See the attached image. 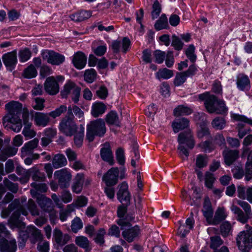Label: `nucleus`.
I'll list each match as a JSON object with an SVG mask.
<instances>
[{
	"label": "nucleus",
	"instance_id": "obj_1",
	"mask_svg": "<svg viewBox=\"0 0 252 252\" xmlns=\"http://www.w3.org/2000/svg\"><path fill=\"white\" fill-rule=\"evenodd\" d=\"M5 108L7 113L2 119L3 125L15 132H19L22 127L20 119L22 104L18 101H11L5 105Z\"/></svg>",
	"mask_w": 252,
	"mask_h": 252
},
{
	"label": "nucleus",
	"instance_id": "obj_2",
	"mask_svg": "<svg viewBox=\"0 0 252 252\" xmlns=\"http://www.w3.org/2000/svg\"><path fill=\"white\" fill-rule=\"evenodd\" d=\"M15 209L16 210L13 213L9 220L10 227L12 228L15 227L24 228L26 226L25 223L21 221L19 218L21 214L25 216H27L28 212L24 206L20 205L19 200L15 199L8 205L7 208L3 209L1 212V216L2 218H7Z\"/></svg>",
	"mask_w": 252,
	"mask_h": 252
},
{
	"label": "nucleus",
	"instance_id": "obj_3",
	"mask_svg": "<svg viewBox=\"0 0 252 252\" xmlns=\"http://www.w3.org/2000/svg\"><path fill=\"white\" fill-rule=\"evenodd\" d=\"M198 98L200 101L204 102L205 107L209 113L222 114L227 111L225 102L223 100L218 99L215 95L210 94L209 92L198 94Z\"/></svg>",
	"mask_w": 252,
	"mask_h": 252
},
{
	"label": "nucleus",
	"instance_id": "obj_4",
	"mask_svg": "<svg viewBox=\"0 0 252 252\" xmlns=\"http://www.w3.org/2000/svg\"><path fill=\"white\" fill-rule=\"evenodd\" d=\"M179 146L178 150L179 155L185 159L184 156L188 158L189 156V151L192 149L195 145V141L193 134L190 130H188L181 132L178 137Z\"/></svg>",
	"mask_w": 252,
	"mask_h": 252
},
{
	"label": "nucleus",
	"instance_id": "obj_5",
	"mask_svg": "<svg viewBox=\"0 0 252 252\" xmlns=\"http://www.w3.org/2000/svg\"><path fill=\"white\" fill-rule=\"evenodd\" d=\"M106 132L105 121L98 119L91 121L87 126L86 138L92 142L95 136L103 137Z\"/></svg>",
	"mask_w": 252,
	"mask_h": 252
},
{
	"label": "nucleus",
	"instance_id": "obj_6",
	"mask_svg": "<svg viewBox=\"0 0 252 252\" xmlns=\"http://www.w3.org/2000/svg\"><path fill=\"white\" fill-rule=\"evenodd\" d=\"M237 203L243 209L244 211L238 206L233 205L231 207V211L237 215V220L241 223L245 224L249 220L252 218V210L251 205L246 201L238 200Z\"/></svg>",
	"mask_w": 252,
	"mask_h": 252
},
{
	"label": "nucleus",
	"instance_id": "obj_7",
	"mask_svg": "<svg viewBox=\"0 0 252 252\" xmlns=\"http://www.w3.org/2000/svg\"><path fill=\"white\" fill-rule=\"evenodd\" d=\"M74 115L71 110L63 118L60 123L59 129L67 136L72 135L77 129V126L73 120Z\"/></svg>",
	"mask_w": 252,
	"mask_h": 252
},
{
	"label": "nucleus",
	"instance_id": "obj_8",
	"mask_svg": "<svg viewBox=\"0 0 252 252\" xmlns=\"http://www.w3.org/2000/svg\"><path fill=\"white\" fill-rule=\"evenodd\" d=\"M80 88L71 81H67L63 87L61 94L62 97L66 98L70 95L73 101L76 103L79 101L80 94Z\"/></svg>",
	"mask_w": 252,
	"mask_h": 252
},
{
	"label": "nucleus",
	"instance_id": "obj_9",
	"mask_svg": "<svg viewBox=\"0 0 252 252\" xmlns=\"http://www.w3.org/2000/svg\"><path fill=\"white\" fill-rule=\"evenodd\" d=\"M236 241L240 250L249 252L252 248V233L248 230L240 232L237 236Z\"/></svg>",
	"mask_w": 252,
	"mask_h": 252
},
{
	"label": "nucleus",
	"instance_id": "obj_10",
	"mask_svg": "<svg viewBox=\"0 0 252 252\" xmlns=\"http://www.w3.org/2000/svg\"><path fill=\"white\" fill-rule=\"evenodd\" d=\"M41 56L43 60L53 65H59L63 63L65 60V57L52 50H44L42 51Z\"/></svg>",
	"mask_w": 252,
	"mask_h": 252
},
{
	"label": "nucleus",
	"instance_id": "obj_11",
	"mask_svg": "<svg viewBox=\"0 0 252 252\" xmlns=\"http://www.w3.org/2000/svg\"><path fill=\"white\" fill-rule=\"evenodd\" d=\"M54 178L58 180L60 188H66L69 185L71 175L67 168H65L55 171Z\"/></svg>",
	"mask_w": 252,
	"mask_h": 252
},
{
	"label": "nucleus",
	"instance_id": "obj_12",
	"mask_svg": "<svg viewBox=\"0 0 252 252\" xmlns=\"http://www.w3.org/2000/svg\"><path fill=\"white\" fill-rule=\"evenodd\" d=\"M128 185L126 182H123L118 186V191L117 193L118 200L126 205L130 204L131 195L128 189Z\"/></svg>",
	"mask_w": 252,
	"mask_h": 252
},
{
	"label": "nucleus",
	"instance_id": "obj_13",
	"mask_svg": "<svg viewBox=\"0 0 252 252\" xmlns=\"http://www.w3.org/2000/svg\"><path fill=\"white\" fill-rule=\"evenodd\" d=\"M119 170L118 167L110 169L102 177V181L107 186H113L118 182Z\"/></svg>",
	"mask_w": 252,
	"mask_h": 252
},
{
	"label": "nucleus",
	"instance_id": "obj_14",
	"mask_svg": "<svg viewBox=\"0 0 252 252\" xmlns=\"http://www.w3.org/2000/svg\"><path fill=\"white\" fill-rule=\"evenodd\" d=\"M17 53L16 50L4 54L2 60L5 66L10 71L14 69L17 63Z\"/></svg>",
	"mask_w": 252,
	"mask_h": 252
},
{
	"label": "nucleus",
	"instance_id": "obj_15",
	"mask_svg": "<svg viewBox=\"0 0 252 252\" xmlns=\"http://www.w3.org/2000/svg\"><path fill=\"white\" fill-rule=\"evenodd\" d=\"M100 155L103 160L108 162L111 165H113L114 164L113 154L109 142H106L102 145V147L100 150Z\"/></svg>",
	"mask_w": 252,
	"mask_h": 252
},
{
	"label": "nucleus",
	"instance_id": "obj_16",
	"mask_svg": "<svg viewBox=\"0 0 252 252\" xmlns=\"http://www.w3.org/2000/svg\"><path fill=\"white\" fill-rule=\"evenodd\" d=\"M222 155L225 164L230 166L239 158V151L237 150H231L225 147Z\"/></svg>",
	"mask_w": 252,
	"mask_h": 252
},
{
	"label": "nucleus",
	"instance_id": "obj_17",
	"mask_svg": "<svg viewBox=\"0 0 252 252\" xmlns=\"http://www.w3.org/2000/svg\"><path fill=\"white\" fill-rule=\"evenodd\" d=\"M130 44L129 39L127 37H124L122 42L119 40H114L112 42L111 47L114 53L117 54L120 51V48L122 46V51L126 53L129 49Z\"/></svg>",
	"mask_w": 252,
	"mask_h": 252
},
{
	"label": "nucleus",
	"instance_id": "obj_18",
	"mask_svg": "<svg viewBox=\"0 0 252 252\" xmlns=\"http://www.w3.org/2000/svg\"><path fill=\"white\" fill-rule=\"evenodd\" d=\"M45 91L50 95H55L59 92V85L53 76L48 77L44 83Z\"/></svg>",
	"mask_w": 252,
	"mask_h": 252
},
{
	"label": "nucleus",
	"instance_id": "obj_19",
	"mask_svg": "<svg viewBox=\"0 0 252 252\" xmlns=\"http://www.w3.org/2000/svg\"><path fill=\"white\" fill-rule=\"evenodd\" d=\"M87 57L82 52H77L72 57V63L75 67L78 69L83 68L87 63Z\"/></svg>",
	"mask_w": 252,
	"mask_h": 252
},
{
	"label": "nucleus",
	"instance_id": "obj_20",
	"mask_svg": "<svg viewBox=\"0 0 252 252\" xmlns=\"http://www.w3.org/2000/svg\"><path fill=\"white\" fill-rule=\"evenodd\" d=\"M202 211L207 222L211 224L213 218V210L208 197H206L204 198Z\"/></svg>",
	"mask_w": 252,
	"mask_h": 252
},
{
	"label": "nucleus",
	"instance_id": "obj_21",
	"mask_svg": "<svg viewBox=\"0 0 252 252\" xmlns=\"http://www.w3.org/2000/svg\"><path fill=\"white\" fill-rule=\"evenodd\" d=\"M36 201L40 208L45 212L51 211L54 207L52 201L44 195H38Z\"/></svg>",
	"mask_w": 252,
	"mask_h": 252
},
{
	"label": "nucleus",
	"instance_id": "obj_22",
	"mask_svg": "<svg viewBox=\"0 0 252 252\" xmlns=\"http://www.w3.org/2000/svg\"><path fill=\"white\" fill-rule=\"evenodd\" d=\"M38 143L39 140L35 138L25 143L21 148L22 157H25L32 154L33 150L37 147Z\"/></svg>",
	"mask_w": 252,
	"mask_h": 252
},
{
	"label": "nucleus",
	"instance_id": "obj_23",
	"mask_svg": "<svg viewBox=\"0 0 252 252\" xmlns=\"http://www.w3.org/2000/svg\"><path fill=\"white\" fill-rule=\"evenodd\" d=\"M53 239L59 245L63 246L69 241L70 236L67 234H63L61 230L56 228L53 231Z\"/></svg>",
	"mask_w": 252,
	"mask_h": 252
},
{
	"label": "nucleus",
	"instance_id": "obj_24",
	"mask_svg": "<svg viewBox=\"0 0 252 252\" xmlns=\"http://www.w3.org/2000/svg\"><path fill=\"white\" fill-rule=\"evenodd\" d=\"M228 214L223 207H218L215 213L214 217L211 222V225H217L225 220Z\"/></svg>",
	"mask_w": 252,
	"mask_h": 252
},
{
	"label": "nucleus",
	"instance_id": "obj_25",
	"mask_svg": "<svg viewBox=\"0 0 252 252\" xmlns=\"http://www.w3.org/2000/svg\"><path fill=\"white\" fill-rule=\"evenodd\" d=\"M31 186L32 188L30 190L31 194L33 198L36 199L38 195H41L40 194V192H46L48 189V187L45 183L33 182Z\"/></svg>",
	"mask_w": 252,
	"mask_h": 252
},
{
	"label": "nucleus",
	"instance_id": "obj_26",
	"mask_svg": "<svg viewBox=\"0 0 252 252\" xmlns=\"http://www.w3.org/2000/svg\"><path fill=\"white\" fill-rule=\"evenodd\" d=\"M140 231L138 226L135 225L131 228L125 230L122 232L124 238L128 242H132L138 236Z\"/></svg>",
	"mask_w": 252,
	"mask_h": 252
},
{
	"label": "nucleus",
	"instance_id": "obj_27",
	"mask_svg": "<svg viewBox=\"0 0 252 252\" xmlns=\"http://www.w3.org/2000/svg\"><path fill=\"white\" fill-rule=\"evenodd\" d=\"M106 106L100 101L94 103L91 108V114L94 118H97L104 114L106 110Z\"/></svg>",
	"mask_w": 252,
	"mask_h": 252
},
{
	"label": "nucleus",
	"instance_id": "obj_28",
	"mask_svg": "<svg viewBox=\"0 0 252 252\" xmlns=\"http://www.w3.org/2000/svg\"><path fill=\"white\" fill-rule=\"evenodd\" d=\"M190 191H192V193L189 194V201L188 203L190 205H197L198 202L201 198V193L200 192V189L196 186L193 185Z\"/></svg>",
	"mask_w": 252,
	"mask_h": 252
},
{
	"label": "nucleus",
	"instance_id": "obj_29",
	"mask_svg": "<svg viewBox=\"0 0 252 252\" xmlns=\"http://www.w3.org/2000/svg\"><path fill=\"white\" fill-rule=\"evenodd\" d=\"M237 86L238 88L244 91L250 87V81L249 77L243 74H240L237 77Z\"/></svg>",
	"mask_w": 252,
	"mask_h": 252
},
{
	"label": "nucleus",
	"instance_id": "obj_30",
	"mask_svg": "<svg viewBox=\"0 0 252 252\" xmlns=\"http://www.w3.org/2000/svg\"><path fill=\"white\" fill-rule=\"evenodd\" d=\"M189 120L186 118L176 119L172 124L173 131L175 133L178 132L180 130L187 128L189 126Z\"/></svg>",
	"mask_w": 252,
	"mask_h": 252
},
{
	"label": "nucleus",
	"instance_id": "obj_31",
	"mask_svg": "<svg viewBox=\"0 0 252 252\" xmlns=\"http://www.w3.org/2000/svg\"><path fill=\"white\" fill-rule=\"evenodd\" d=\"M74 242L78 247L84 249L85 252H91L92 247L90 246V241L86 237L83 236H77Z\"/></svg>",
	"mask_w": 252,
	"mask_h": 252
},
{
	"label": "nucleus",
	"instance_id": "obj_32",
	"mask_svg": "<svg viewBox=\"0 0 252 252\" xmlns=\"http://www.w3.org/2000/svg\"><path fill=\"white\" fill-rule=\"evenodd\" d=\"M84 182V176L83 174L78 173L76 176L72 186L73 192L79 193L81 192Z\"/></svg>",
	"mask_w": 252,
	"mask_h": 252
},
{
	"label": "nucleus",
	"instance_id": "obj_33",
	"mask_svg": "<svg viewBox=\"0 0 252 252\" xmlns=\"http://www.w3.org/2000/svg\"><path fill=\"white\" fill-rule=\"evenodd\" d=\"M49 114L40 112H35L33 119L37 126H45L49 122Z\"/></svg>",
	"mask_w": 252,
	"mask_h": 252
},
{
	"label": "nucleus",
	"instance_id": "obj_34",
	"mask_svg": "<svg viewBox=\"0 0 252 252\" xmlns=\"http://www.w3.org/2000/svg\"><path fill=\"white\" fill-rule=\"evenodd\" d=\"M29 176L31 175L34 182H43L46 177L45 174L39 171L37 166H34L29 170Z\"/></svg>",
	"mask_w": 252,
	"mask_h": 252
},
{
	"label": "nucleus",
	"instance_id": "obj_35",
	"mask_svg": "<svg viewBox=\"0 0 252 252\" xmlns=\"http://www.w3.org/2000/svg\"><path fill=\"white\" fill-rule=\"evenodd\" d=\"M244 175L245 180L249 181L252 179V150H250L247 157V161L245 164Z\"/></svg>",
	"mask_w": 252,
	"mask_h": 252
},
{
	"label": "nucleus",
	"instance_id": "obj_36",
	"mask_svg": "<svg viewBox=\"0 0 252 252\" xmlns=\"http://www.w3.org/2000/svg\"><path fill=\"white\" fill-rule=\"evenodd\" d=\"M91 11L81 10L70 15L71 19L75 22H81L91 17Z\"/></svg>",
	"mask_w": 252,
	"mask_h": 252
},
{
	"label": "nucleus",
	"instance_id": "obj_37",
	"mask_svg": "<svg viewBox=\"0 0 252 252\" xmlns=\"http://www.w3.org/2000/svg\"><path fill=\"white\" fill-rule=\"evenodd\" d=\"M17 151L18 148L14 147L7 146L3 148L0 154V160H6L8 157L15 155Z\"/></svg>",
	"mask_w": 252,
	"mask_h": 252
},
{
	"label": "nucleus",
	"instance_id": "obj_38",
	"mask_svg": "<svg viewBox=\"0 0 252 252\" xmlns=\"http://www.w3.org/2000/svg\"><path fill=\"white\" fill-rule=\"evenodd\" d=\"M67 164V160L65 156L62 154L55 155L52 160V165L55 168H59L64 166Z\"/></svg>",
	"mask_w": 252,
	"mask_h": 252
},
{
	"label": "nucleus",
	"instance_id": "obj_39",
	"mask_svg": "<svg viewBox=\"0 0 252 252\" xmlns=\"http://www.w3.org/2000/svg\"><path fill=\"white\" fill-rule=\"evenodd\" d=\"M154 27L157 31L166 29L169 27L168 19L165 14H162L159 19L156 21Z\"/></svg>",
	"mask_w": 252,
	"mask_h": 252
},
{
	"label": "nucleus",
	"instance_id": "obj_40",
	"mask_svg": "<svg viewBox=\"0 0 252 252\" xmlns=\"http://www.w3.org/2000/svg\"><path fill=\"white\" fill-rule=\"evenodd\" d=\"M192 112V109L184 105H180L176 107L173 111L174 116L176 117L182 115H189Z\"/></svg>",
	"mask_w": 252,
	"mask_h": 252
},
{
	"label": "nucleus",
	"instance_id": "obj_41",
	"mask_svg": "<svg viewBox=\"0 0 252 252\" xmlns=\"http://www.w3.org/2000/svg\"><path fill=\"white\" fill-rule=\"evenodd\" d=\"M220 232L223 237L230 235L232 231V225L228 221H223L220 225Z\"/></svg>",
	"mask_w": 252,
	"mask_h": 252
},
{
	"label": "nucleus",
	"instance_id": "obj_42",
	"mask_svg": "<svg viewBox=\"0 0 252 252\" xmlns=\"http://www.w3.org/2000/svg\"><path fill=\"white\" fill-rule=\"evenodd\" d=\"M2 250L9 252H15L17 249L16 242L15 239H11L9 241L6 240L2 245Z\"/></svg>",
	"mask_w": 252,
	"mask_h": 252
},
{
	"label": "nucleus",
	"instance_id": "obj_43",
	"mask_svg": "<svg viewBox=\"0 0 252 252\" xmlns=\"http://www.w3.org/2000/svg\"><path fill=\"white\" fill-rule=\"evenodd\" d=\"M172 70L166 68L159 69L156 73L157 77L158 79H168L173 76Z\"/></svg>",
	"mask_w": 252,
	"mask_h": 252
},
{
	"label": "nucleus",
	"instance_id": "obj_44",
	"mask_svg": "<svg viewBox=\"0 0 252 252\" xmlns=\"http://www.w3.org/2000/svg\"><path fill=\"white\" fill-rule=\"evenodd\" d=\"M233 177L236 179H240L244 175V171L242 164L234 165L231 169Z\"/></svg>",
	"mask_w": 252,
	"mask_h": 252
},
{
	"label": "nucleus",
	"instance_id": "obj_45",
	"mask_svg": "<svg viewBox=\"0 0 252 252\" xmlns=\"http://www.w3.org/2000/svg\"><path fill=\"white\" fill-rule=\"evenodd\" d=\"M37 74V71L33 64L28 66L24 70L23 75L26 78H32L35 77Z\"/></svg>",
	"mask_w": 252,
	"mask_h": 252
},
{
	"label": "nucleus",
	"instance_id": "obj_46",
	"mask_svg": "<svg viewBox=\"0 0 252 252\" xmlns=\"http://www.w3.org/2000/svg\"><path fill=\"white\" fill-rule=\"evenodd\" d=\"M208 164V158L206 155H198L196 156L195 165L199 169L203 168Z\"/></svg>",
	"mask_w": 252,
	"mask_h": 252
},
{
	"label": "nucleus",
	"instance_id": "obj_47",
	"mask_svg": "<svg viewBox=\"0 0 252 252\" xmlns=\"http://www.w3.org/2000/svg\"><path fill=\"white\" fill-rule=\"evenodd\" d=\"M106 122L108 124L111 125H114L117 126H120V121L119 117L117 113L115 112L111 111L107 115Z\"/></svg>",
	"mask_w": 252,
	"mask_h": 252
},
{
	"label": "nucleus",
	"instance_id": "obj_48",
	"mask_svg": "<svg viewBox=\"0 0 252 252\" xmlns=\"http://www.w3.org/2000/svg\"><path fill=\"white\" fill-rule=\"evenodd\" d=\"M223 241L219 236H214L210 237V248L213 250L218 249L222 245Z\"/></svg>",
	"mask_w": 252,
	"mask_h": 252
},
{
	"label": "nucleus",
	"instance_id": "obj_49",
	"mask_svg": "<svg viewBox=\"0 0 252 252\" xmlns=\"http://www.w3.org/2000/svg\"><path fill=\"white\" fill-rule=\"evenodd\" d=\"M83 226L82 221L78 217H76L71 222V228L73 232L76 233Z\"/></svg>",
	"mask_w": 252,
	"mask_h": 252
},
{
	"label": "nucleus",
	"instance_id": "obj_50",
	"mask_svg": "<svg viewBox=\"0 0 252 252\" xmlns=\"http://www.w3.org/2000/svg\"><path fill=\"white\" fill-rule=\"evenodd\" d=\"M212 126L217 129H222L225 126V121L222 117H217L212 122Z\"/></svg>",
	"mask_w": 252,
	"mask_h": 252
},
{
	"label": "nucleus",
	"instance_id": "obj_51",
	"mask_svg": "<svg viewBox=\"0 0 252 252\" xmlns=\"http://www.w3.org/2000/svg\"><path fill=\"white\" fill-rule=\"evenodd\" d=\"M96 72L94 69L86 70L84 73V80L88 83H92L96 77Z\"/></svg>",
	"mask_w": 252,
	"mask_h": 252
},
{
	"label": "nucleus",
	"instance_id": "obj_52",
	"mask_svg": "<svg viewBox=\"0 0 252 252\" xmlns=\"http://www.w3.org/2000/svg\"><path fill=\"white\" fill-rule=\"evenodd\" d=\"M215 181V178L214 177L213 174L208 171L205 173V185L207 188L212 189Z\"/></svg>",
	"mask_w": 252,
	"mask_h": 252
},
{
	"label": "nucleus",
	"instance_id": "obj_53",
	"mask_svg": "<svg viewBox=\"0 0 252 252\" xmlns=\"http://www.w3.org/2000/svg\"><path fill=\"white\" fill-rule=\"evenodd\" d=\"M32 53L27 48L21 49L19 52V59L21 62L27 61L31 57Z\"/></svg>",
	"mask_w": 252,
	"mask_h": 252
},
{
	"label": "nucleus",
	"instance_id": "obj_54",
	"mask_svg": "<svg viewBox=\"0 0 252 252\" xmlns=\"http://www.w3.org/2000/svg\"><path fill=\"white\" fill-rule=\"evenodd\" d=\"M30 231L31 233L32 236L34 238L33 243H35L38 241H42L43 236L39 229H38L35 227L33 226L30 229Z\"/></svg>",
	"mask_w": 252,
	"mask_h": 252
},
{
	"label": "nucleus",
	"instance_id": "obj_55",
	"mask_svg": "<svg viewBox=\"0 0 252 252\" xmlns=\"http://www.w3.org/2000/svg\"><path fill=\"white\" fill-rule=\"evenodd\" d=\"M172 41L171 45L177 51H180L183 49L184 43L181 40L180 38L174 34L172 36Z\"/></svg>",
	"mask_w": 252,
	"mask_h": 252
},
{
	"label": "nucleus",
	"instance_id": "obj_56",
	"mask_svg": "<svg viewBox=\"0 0 252 252\" xmlns=\"http://www.w3.org/2000/svg\"><path fill=\"white\" fill-rule=\"evenodd\" d=\"M152 8L153 10L151 13L152 18L153 20H154L159 15L161 10V5L158 0H156L154 1Z\"/></svg>",
	"mask_w": 252,
	"mask_h": 252
},
{
	"label": "nucleus",
	"instance_id": "obj_57",
	"mask_svg": "<svg viewBox=\"0 0 252 252\" xmlns=\"http://www.w3.org/2000/svg\"><path fill=\"white\" fill-rule=\"evenodd\" d=\"M3 185L9 190L13 193H16L18 190L17 184L13 183L7 178H4L3 181Z\"/></svg>",
	"mask_w": 252,
	"mask_h": 252
},
{
	"label": "nucleus",
	"instance_id": "obj_58",
	"mask_svg": "<svg viewBox=\"0 0 252 252\" xmlns=\"http://www.w3.org/2000/svg\"><path fill=\"white\" fill-rule=\"evenodd\" d=\"M231 117L234 121L244 122L252 126V119H249L244 115L238 114H232Z\"/></svg>",
	"mask_w": 252,
	"mask_h": 252
},
{
	"label": "nucleus",
	"instance_id": "obj_59",
	"mask_svg": "<svg viewBox=\"0 0 252 252\" xmlns=\"http://www.w3.org/2000/svg\"><path fill=\"white\" fill-rule=\"evenodd\" d=\"M45 99L41 97H36L34 98L32 105L33 109L37 110H41L45 107Z\"/></svg>",
	"mask_w": 252,
	"mask_h": 252
},
{
	"label": "nucleus",
	"instance_id": "obj_60",
	"mask_svg": "<svg viewBox=\"0 0 252 252\" xmlns=\"http://www.w3.org/2000/svg\"><path fill=\"white\" fill-rule=\"evenodd\" d=\"M66 111V106L64 105H62L59 107L56 108L54 111L50 112L49 115L53 118H56L61 116Z\"/></svg>",
	"mask_w": 252,
	"mask_h": 252
},
{
	"label": "nucleus",
	"instance_id": "obj_61",
	"mask_svg": "<svg viewBox=\"0 0 252 252\" xmlns=\"http://www.w3.org/2000/svg\"><path fill=\"white\" fill-rule=\"evenodd\" d=\"M73 208L71 205H68L65 210H62L60 213V219L64 221L66 220L67 218L70 215L73 211Z\"/></svg>",
	"mask_w": 252,
	"mask_h": 252
},
{
	"label": "nucleus",
	"instance_id": "obj_62",
	"mask_svg": "<svg viewBox=\"0 0 252 252\" xmlns=\"http://www.w3.org/2000/svg\"><path fill=\"white\" fill-rule=\"evenodd\" d=\"M187 76L183 72L177 73L174 80V84L176 86L182 85L187 80Z\"/></svg>",
	"mask_w": 252,
	"mask_h": 252
},
{
	"label": "nucleus",
	"instance_id": "obj_63",
	"mask_svg": "<svg viewBox=\"0 0 252 252\" xmlns=\"http://www.w3.org/2000/svg\"><path fill=\"white\" fill-rule=\"evenodd\" d=\"M195 47L193 45H190L186 51V55L192 63H194L196 60V56L194 54Z\"/></svg>",
	"mask_w": 252,
	"mask_h": 252
},
{
	"label": "nucleus",
	"instance_id": "obj_64",
	"mask_svg": "<svg viewBox=\"0 0 252 252\" xmlns=\"http://www.w3.org/2000/svg\"><path fill=\"white\" fill-rule=\"evenodd\" d=\"M105 234V230L104 228H100L98 230L94 239L95 243L100 245H102L105 242L104 235Z\"/></svg>",
	"mask_w": 252,
	"mask_h": 252
}]
</instances>
